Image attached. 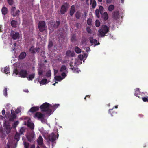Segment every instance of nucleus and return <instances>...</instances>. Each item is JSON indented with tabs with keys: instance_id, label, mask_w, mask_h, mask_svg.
<instances>
[{
	"instance_id": "obj_22",
	"label": "nucleus",
	"mask_w": 148,
	"mask_h": 148,
	"mask_svg": "<svg viewBox=\"0 0 148 148\" xmlns=\"http://www.w3.org/2000/svg\"><path fill=\"white\" fill-rule=\"evenodd\" d=\"M38 81L40 83L41 85H45L48 83L47 80L46 79H44L41 80V81H40L39 79H38Z\"/></svg>"
},
{
	"instance_id": "obj_8",
	"label": "nucleus",
	"mask_w": 148,
	"mask_h": 148,
	"mask_svg": "<svg viewBox=\"0 0 148 148\" xmlns=\"http://www.w3.org/2000/svg\"><path fill=\"white\" fill-rule=\"evenodd\" d=\"M16 10V8L14 7H12L11 9L12 15L14 17L18 16L20 12V11L18 9Z\"/></svg>"
},
{
	"instance_id": "obj_32",
	"label": "nucleus",
	"mask_w": 148,
	"mask_h": 148,
	"mask_svg": "<svg viewBox=\"0 0 148 148\" xmlns=\"http://www.w3.org/2000/svg\"><path fill=\"white\" fill-rule=\"evenodd\" d=\"M25 129L24 127H21L19 130V133L20 135L23 134L24 132L25 131Z\"/></svg>"
},
{
	"instance_id": "obj_59",
	"label": "nucleus",
	"mask_w": 148,
	"mask_h": 148,
	"mask_svg": "<svg viewBox=\"0 0 148 148\" xmlns=\"http://www.w3.org/2000/svg\"><path fill=\"white\" fill-rule=\"evenodd\" d=\"M90 49V48L88 47L86 48V51L87 52H88L89 51Z\"/></svg>"
},
{
	"instance_id": "obj_30",
	"label": "nucleus",
	"mask_w": 148,
	"mask_h": 148,
	"mask_svg": "<svg viewBox=\"0 0 148 148\" xmlns=\"http://www.w3.org/2000/svg\"><path fill=\"white\" fill-rule=\"evenodd\" d=\"M75 52L77 53H79L81 52V49L77 46L75 47Z\"/></svg>"
},
{
	"instance_id": "obj_29",
	"label": "nucleus",
	"mask_w": 148,
	"mask_h": 148,
	"mask_svg": "<svg viewBox=\"0 0 148 148\" xmlns=\"http://www.w3.org/2000/svg\"><path fill=\"white\" fill-rule=\"evenodd\" d=\"M76 36L75 34H73L72 35L71 38V40L72 42H73L74 41H76Z\"/></svg>"
},
{
	"instance_id": "obj_12",
	"label": "nucleus",
	"mask_w": 148,
	"mask_h": 148,
	"mask_svg": "<svg viewBox=\"0 0 148 148\" xmlns=\"http://www.w3.org/2000/svg\"><path fill=\"white\" fill-rule=\"evenodd\" d=\"M90 43L92 44V45H94L95 46L99 45L100 43L98 42L97 43V40L95 39H93L92 37H90L89 38Z\"/></svg>"
},
{
	"instance_id": "obj_40",
	"label": "nucleus",
	"mask_w": 148,
	"mask_h": 148,
	"mask_svg": "<svg viewBox=\"0 0 148 148\" xmlns=\"http://www.w3.org/2000/svg\"><path fill=\"white\" fill-rule=\"evenodd\" d=\"M143 101L145 102H148V96H146L142 98Z\"/></svg>"
},
{
	"instance_id": "obj_27",
	"label": "nucleus",
	"mask_w": 148,
	"mask_h": 148,
	"mask_svg": "<svg viewBox=\"0 0 148 148\" xmlns=\"http://www.w3.org/2000/svg\"><path fill=\"white\" fill-rule=\"evenodd\" d=\"M139 89L138 88H136L135 89V92L134 93V95L137 97H138L139 98H141L138 95L140 93L139 91Z\"/></svg>"
},
{
	"instance_id": "obj_10",
	"label": "nucleus",
	"mask_w": 148,
	"mask_h": 148,
	"mask_svg": "<svg viewBox=\"0 0 148 148\" xmlns=\"http://www.w3.org/2000/svg\"><path fill=\"white\" fill-rule=\"evenodd\" d=\"M16 115L15 114V112L13 110H11V114L8 116V118L10 121H13L16 119Z\"/></svg>"
},
{
	"instance_id": "obj_3",
	"label": "nucleus",
	"mask_w": 148,
	"mask_h": 148,
	"mask_svg": "<svg viewBox=\"0 0 148 148\" xmlns=\"http://www.w3.org/2000/svg\"><path fill=\"white\" fill-rule=\"evenodd\" d=\"M13 73L16 75H18L19 74L20 77L22 78L27 77V71L26 70L21 69L19 72L17 69H14Z\"/></svg>"
},
{
	"instance_id": "obj_35",
	"label": "nucleus",
	"mask_w": 148,
	"mask_h": 148,
	"mask_svg": "<svg viewBox=\"0 0 148 148\" xmlns=\"http://www.w3.org/2000/svg\"><path fill=\"white\" fill-rule=\"evenodd\" d=\"M114 8V5H110L108 8V9L110 11H111L113 10Z\"/></svg>"
},
{
	"instance_id": "obj_47",
	"label": "nucleus",
	"mask_w": 148,
	"mask_h": 148,
	"mask_svg": "<svg viewBox=\"0 0 148 148\" xmlns=\"http://www.w3.org/2000/svg\"><path fill=\"white\" fill-rule=\"evenodd\" d=\"M46 75L47 77H50L51 76V71L50 70L48 71L46 73Z\"/></svg>"
},
{
	"instance_id": "obj_15",
	"label": "nucleus",
	"mask_w": 148,
	"mask_h": 148,
	"mask_svg": "<svg viewBox=\"0 0 148 148\" xmlns=\"http://www.w3.org/2000/svg\"><path fill=\"white\" fill-rule=\"evenodd\" d=\"M75 53L74 52H71L70 50L67 51L66 53V56L68 57H73L75 56Z\"/></svg>"
},
{
	"instance_id": "obj_7",
	"label": "nucleus",
	"mask_w": 148,
	"mask_h": 148,
	"mask_svg": "<svg viewBox=\"0 0 148 148\" xmlns=\"http://www.w3.org/2000/svg\"><path fill=\"white\" fill-rule=\"evenodd\" d=\"M48 139L49 141H51L53 143L58 138V136L56 137V135L53 133H52L50 134L48 136Z\"/></svg>"
},
{
	"instance_id": "obj_26",
	"label": "nucleus",
	"mask_w": 148,
	"mask_h": 148,
	"mask_svg": "<svg viewBox=\"0 0 148 148\" xmlns=\"http://www.w3.org/2000/svg\"><path fill=\"white\" fill-rule=\"evenodd\" d=\"M35 73H33L32 74H31L29 75L28 77H27V76L26 78H27L29 80L32 81L33 79L35 77Z\"/></svg>"
},
{
	"instance_id": "obj_43",
	"label": "nucleus",
	"mask_w": 148,
	"mask_h": 148,
	"mask_svg": "<svg viewBox=\"0 0 148 148\" xmlns=\"http://www.w3.org/2000/svg\"><path fill=\"white\" fill-rule=\"evenodd\" d=\"M92 20L90 18H88L87 21V23L88 25H91L92 24Z\"/></svg>"
},
{
	"instance_id": "obj_18",
	"label": "nucleus",
	"mask_w": 148,
	"mask_h": 148,
	"mask_svg": "<svg viewBox=\"0 0 148 148\" xmlns=\"http://www.w3.org/2000/svg\"><path fill=\"white\" fill-rule=\"evenodd\" d=\"M75 12V8L74 5H72L70 8V14L71 16H73Z\"/></svg>"
},
{
	"instance_id": "obj_20",
	"label": "nucleus",
	"mask_w": 148,
	"mask_h": 148,
	"mask_svg": "<svg viewBox=\"0 0 148 148\" xmlns=\"http://www.w3.org/2000/svg\"><path fill=\"white\" fill-rule=\"evenodd\" d=\"M26 56V54L25 52H22L19 56V58L20 59H23L25 58Z\"/></svg>"
},
{
	"instance_id": "obj_36",
	"label": "nucleus",
	"mask_w": 148,
	"mask_h": 148,
	"mask_svg": "<svg viewBox=\"0 0 148 148\" xmlns=\"http://www.w3.org/2000/svg\"><path fill=\"white\" fill-rule=\"evenodd\" d=\"M75 16L77 19H79L81 16L80 13L78 12H77L75 14Z\"/></svg>"
},
{
	"instance_id": "obj_2",
	"label": "nucleus",
	"mask_w": 148,
	"mask_h": 148,
	"mask_svg": "<svg viewBox=\"0 0 148 148\" xmlns=\"http://www.w3.org/2000/svg\"><path fill=\"white\" fill-rule=\"evenodd\" d=\"M98 30L99 36L101 37H103L106 36L105 34L109 32V27H108L106 25H103Z\"/></svg>"
},
{
	"instance_id": "obj_41",
	"label": "nucleus",
	"mask_w": 148,
	"mask_h": 148,
	"mask_svg": "<svg viewBox=\"0 0 148 148\" xmlns=\"http://www.w3.org/2000/svg\"><path fill=\"white\" fill-rule=\"evenodd\" d=\"M4 72L6 74H8L10 73L9 68L8 67L6 66L4 68Z\"/></svg>"
},
{
	"instance_id": "obj_25",
	"label": "nucleus",
	"mask_w": 148,
	"mask_h": 148,
	"mask_svg": "<svg viewBox=\"0 0 148 148\" xmlns=\"http://www.w3.org/2000/svg\"><path fill=\"white\" fill-rule=\"evenodd\" d=\"M20 137V134L18 132H16L14 138L17 141H18L19 140Z\"/></svg>"
},
{
	"instance_id": "obj_61",
	"label": "nucleus",
	"mask_w": 148,
	"mask_h": 148,
	"mask_svg": "<svg viewBox=\"0 0 148 148\" xmlns=\"http://www.w3.org/2000/svg\"><path fill=\"white\" fill-rule=\"evenodd\" d=\"M58 72V70H57L54 69V73L55 74H56Z\"/></svg>"
},
{
	"instance_id": "obj_38",
	"label": "nucleus",
	"mask_w": 148,
	"mask_h": 148,
	"mask_svg": "<svg viewBox=\"0 0 148 148\" xmlns=\"http://www.w3.org/2000/svg\"><path fill=\"white\" fill-rule=\"evenodd\" d=\"M56 80L58 81H60L63 79L60 76H57L55 77Z\"/></svg>"
},
{
	"instance_id": "obj_19",
	"label": "nucleus",
	"mask_w": 148,
	"mask_h": 148,
	"mask_svg": "<svg viewBox=\"0 0 148 148\" xmlns=\"http://www.w3.org/2000/svg\"><path fill=\"white\" fill-rule=\"evenodd\" d=\"M102 18L104 21H106L108 18V15L107 12H105L101 14Z\"/></svg>"
},
{
	"instance_id": "obj_6",
	"label": "nucleus",
	"mask_w": 148,
	"mask_h": 148,
	"mask_svg": "<svg viewBox=\"0 0 148 148\" xmlns=\"http://www.w3.org/2000/svg\"><path fill=\"white\" fill-rule=\"evenodd\" d=\"M45 24L44 21H40L38 24V27L39 31L42 32L45 29Z\"/></svg>"
},
{
	"instance_id": "obj_21",
	"label": "nucleus",
	"mask_w": 148,
	"mask_h": 148,
	"mask_svg": "<svg viewBox=\"0 0 148 148\" xmlns=\"http://www.w3.org/2000/svg\"><path fill=\"white\" fill-rule=\"evenodd\" d=\"M90 4L92 5V8L94 9L96 6V2L95 0H90Z\"/></svg>"
},
{
	"instance_id": "obj_1",
	"label": "nucleus",
	"mask_w": 148,
	"mask_h": 148,
	"mask_svg": "<svg viewBox=\"0 0 148 148\" xmlns=\"http://www.w3.org/2000/svg\"><path fill=\"white\" fill-rule=\"evenodd\" d=\"M40 108L42 112H45L46 114L50 115L51 114L52 106L47 102H45L41 105Z\"/></svg>"
},
{
	"instance_id": "obj_11",
	"label": "nucleus",
	"mask_w": 148,
	"mask_h": 148,
	"mask_svg": "<svg viewBox=\"0 0 148 148\" xmlns=\"http://www.w3.org/2000/svg\"><path fill=\"white\" fill-rule=\"evenodd\" d=\"M11 35L12 38L14 40L18 39L19 37V34L18 32H15L14 31H12Z\"/></svg>"
},
{
	"instance_id": "obj_39",
	"label": "nucleus",
	"mask_w": 148,
	"mask_h": 148,
	"mask_svg": "<svg viewBox=\"0 0 148 148\" xmlns=\"http://www.w3.org/2000/svg\"><path fill=\"white\" fill-rule=\"evenodd\" d=\"M7 1L8 4L10 5H12L14 3V0H7Z\"/></svg>"
},
{
	"instance_id": "obj_62",
	"label": "nucleus",
	"mask_w": 148,
	"mask_h": 148,
	"mask_svg": "<svg viewBox=\"0 0 148 148\" xmlns=\"http://www.w3.org/2000/svg\"><path fill=\"white\" fill-rule=\"evenodd\" d=\"M10 148V145L8 143L7 145V148Z\"/></svg>"
},
{
	"instance_id": "obj_33",
	"label": "nucleus",
	"mask_w": 148,
	"mask_h": 148,
	"mask_svg": "<svg viewBox=\"0 0 148 148\" xmlns=\"http://www.w3.org/2000/svg\"><path fill=\"white\" fill-rule=\"evenodd\" d=\"M95 13L96 16L98 18H99L100 17L99 13H100L99 9H96L95 10Z\"/></svg>"
},
{
	"instance_id": "obj_56",
	"label": "nucleus",
	"mask_w": 148,
	"mask_h": 148,
	"mask_svg": "<svg viewBox=\"0 0 148 148\" xmlns=\"http://www.w3.org/2000/svg\"><path fill=\"white\" fill-rule=\"evenodd\" d=\"M59 106V104H57L55 105H53V106H52V107H53V108H57Z\"/></svg>"
},
{
	"instance_id": "obj_48",
	"label": "nucleus",
	"mask_w": 148,
	"mask_h": 148,
	"mask_svg": "<svg viewBox=\"0 0 148 148\" xmlns=\"http://www.w3.org/2000/svg\"><path fill=\"white\" fill-rule=\"evenodd\" d=\"M53 44L52 42L51 41H50L48 45V47L49 48H51L53 46Z\"/></svg>"
},
{
	"instance_id": "obj_4",
	"label": "nucleus",
	"mask_w": 148,
	"mask_h": 148,
	"mask_svg": "<svg viewBox=\"0 0 148 148\" xmlns=\"http://www.w3.org/2000/svg\"><path fill=\"white\" fill-rule=\"evenodd\" d=\"M45 116L44 114H42L40 112H38L35 114L34 117L38 120H40L42 123H45L47 120L45 119Z\"/></svg>"
},
{
	"instance_id": "obj_28",
	"label": "nucleus",
	"mask_w": 148,
	"mask_h": 148,
	"mask_svg": "<svg viewBox=\"0 0 148 148\" xmlns=\"http://www.w3.org/2000/svg\"><path fill=\"white\" fill-rule=\"evenodd\" d=\"M11 24L12 27L15 28L16 27L17 22L15 20H13L11 22Z\"/></svg>"
},
{
	"instance_id": "obj_54",
	"label": "nucleus",
	"mask_w": 148,
	"mask_h": 148,
	"mask_svg": "<svg viewBox=\"0 0 148 148\" xmlns=\"http://www.w3.org/2000/svg\"><path fill=\"white\" fill-rule=\"evenodd\" d=\"M21 112V110L20 109H18V108L17 109L16 111H15V112L16 113V114H18L20 112Z\"/></svg>"
},
{
	"instance_id": "obj_55",
	"label": "nucleus",
	"mask_w": 148,
	"mask_h": 148,
	"mask_svg": "<svg viewBox=\"0 0 148 148\" xmlns=\"http://www.w3.org/2000/svg\"><path fill=\"white\" fill-rule=\"evenodd\" d=\"M78 58L80 59V60H82L83 58V56L81 55H79L78 56Z\"/></svg>"
},
{
	"instance_id": "obj_42",
	"label": "nucleus",
	"mask_w": 148,
	"mask_h": 148,
	"mask_svg": "<svg viewBox=\"0 0 148 148\" xmlns=\"http://www.w3.org/2000/svg\"><path fill=\"white\" fill-rule=\"evenodd\" d=\"M100 24V23L99 21L98 20H96L95 21V25L96 27H99Z\"/></svg>"
},
{
	"instance_id": "obj_60",
	"label": "nucleus",
	"mask_w": 148,
	"mask_h": 148,
	"mask_svg": "<svg viewBox=\"0 0 148 148\" xmlns=\"http://www.w3.org/2000/svg\"><path fill=\"white\" fill-rule=\"evenodd\" d=\"M2 115H5V110L4 109H3L2 110Z\"/></svg>"
},
{
	"instance_id": "obj_37",
	"label": "nucleus",
	"mask_w": 148,
	"mask_h": 148,
	"mask_svg": "<svg viewBox=\"0 0 148 148\" xmlns=\"http://www.w3.org/2000/svg\"><path fill=\"white\" fill-rule=\"evenodd\" d=\"M38 74L39 75H41L43 74V70L41 68H39L38 69Z\"/></svg>"
},
{
	"instance_id": "obj_46",
	"label": "nucleus",
	"mask_w": 148,
	"mask_h": 148,
	"mask_svg": "<svg viewBox=\"0 0 148 148\" xmlns=\"http://www.w3.org/2000/svg\"><path fill=\"white\" fill-rule=\"evenodd\" d=\"M118 15V12H114L113 13V16L114 18H116L117 17Z\"/></svg>"
},
{
	"instance_id": "obj_49",
	"label": "nucleus",
	"mask_w": 148,
	"mask_h": 148,
	"mask_svg": "<svg viewBox=\"0 0 148 148\" xmlns=\"http://www.w3.org/2000/svg\"><path fill=\"white\" fill-rule=\"evenodd\" d=\"M7 89L6 88H5L3 90V94L5 96H6L7 95Z\"/></svg>"
},
{
	"instance_id": "obj_58",
	"label": "nucleus",
	"mask_w": 148,
	"mask_h": 148,
	"mask_svg": "<svg viewBox=\"0 0 148 148\" xmlns=\"http://www.w3.org/2000/svg\"><path fill=\"white\" fill-rule=\"evenodd\" d=\"M113 109H110L109 110V113H110L112 115V111L113 110Z\"/></svg>"
},
{
	"instance_id": "obj_51",
	"label": "nucleus",
	"mask_w": 148,
	"mask_h": 148,
	"mask_svg": "<svg viewBox=\"0 0 148 148\" xmlns=\"http://www.w3.org/2000/svg\"><path fill=\"white\" fill-rule=\"evenodd\" d=\"M86 41V39L84 37H83L81 40V43L82 44H84Z\"/></svg>"
},
{
	"instance_id": "obj_17",
	"label": "nucleus",
	"mask_w": 148,
	"mask_h": 148,
	"mask_svg": "<svg viewBox=\"0 0 148 148\" xmlns=\"http://www.w3.org/2000/svg\"><path fill=\"white\" fill-rule=\"evenodd\" d=\"M39 110V107L37 106L32 107L29 110L30 112H34Z\"/></svg>"
},
{
	"instance_id": "obj_45",
	"label": "nucleus",
	"mask_w": 148,
	"mask_h": 148,
	"mask_svg": "<svg viewBox=\"0 0 148 148\" xmlns=\"http://www.w3.org/2000/svg\"><path fill=\"white\" fill-rule=\"evenodd\" d=\"M86 31L88 33H91L92 30L90 29V27L89 26H87L86 27Z\"/></svg>"
},
{
	"instance_id": "obj_5",
	"label": "nucleus",
	"mask_w": 148,
	"mask_h": 148,
	"mask_svg": "<svg viewBox=\"0 0 148 148\" xmlns=\"http://www.w3.org/2000/svg\"><path fill=\"white\" fill-rule=\"evenodd\" d=\"M70 5L69 3L66 2L64 3L60 9V13L63 14L67 12V9L69 8Z\"/></svg>"
},
{
	"instance_id": "obj_44",
	"label": "nucleus",
	"mask_w": 148,
	"mask_h": 148,
	"mask_svg": "<svg viewBox=\"0 0 148 148\" xmlns=\"http://www.w3.org/2000/svg\"><path fill=\"white\" fill-rule=\"evenodd\" d=\"M24 145L25 148H29V143L25 142L24 143Z\"/></svg>"
},
{
	"instance_id": "obj_57",
	"label": "nucleus",
	"mask_w": 148,
	"mask_h": 148,
	"mask_svg": "<svg viewBox=\"0 0 148 148\" xmlns=\"http://www.w3.org/2000/svg\"><path fill=\"white\" fill-rule=\"evenodd\" d=\"M112 1V0H106V2L107 3H110Z\"/></svg>"
},
{
	"instance_id": "obj_34",
	"label": "nucleus",
	"mask_w": 148,
	"mask_h": 148,
	"mask_svg": "<svg viewBox=\"0 0 148 148\" xmlns=\"http://www.w3.org/2000/svg\"><path fill=\"white\" fill-rule=\"evenodd\" d=\"M99 10L100 12V13L101 14L103 13L104 10V9L102 6H100L99 8Z\"/></svg>"
},
{
	"instance_id": "obj_14",
	"label": "nucleus",
	"mask_w": 148,
	"mask_h": 148,
	"mask_svg": "<svg viewBox=\"0 0 148 148\" xmlns=\"http://www.w3.org/2000/svg\"><path fill=\"white\" fill-rule=\"evenodd\" d=\"M40 49V48L36 47L34 48L31 47L29 49V51L32 54H35L36 52L38 51V50Z\"/></svg>"
},
{
	"instance_id": "obj_53",
	"label": "nucleus",
	"mask_w": 148,
	"mask_h": 148,
	"mask_svg": "<svg viewBox=\"0 0 148 148\" xmlns=\"http://www.w3.org/2000/svg\"><path fill=\"white\" fill-rule=\"evenodd\" d=\"M70 69L73 70L74 69V66L72 65V62H70Z\"/></svg>"
},
{
	"instance_id": "obj_52",
	"label": "nucleus",
	"mask_w": 148,
	"mask_h": 148,
	"mask_svg": "<svg viewBox=\"0 0 148 148\" xmlns=\"http://www.w3.org/2000/svg\"><path fill=\"white\" fill-rule=\"evenodd\" d=\"M65 72H63L61 74V75L63 77V78H64L67 76Z\"/></svg>"
},
{
	"instance_id": "obj_16",
	"label": "nucleus",
	"mask_w": 148,
	"mask_h": 148,
	"mask_svg": "<svg viewBox=\"0 0 148 148\" xmlns=\"http://www.w3.org/2000/svg\"><path fill=\"white\" fill-rule=\"evenodd\" d=\"M27 127H29L31 130H33L34 128V125L33 123L29 121V120L27 121Z\"/></svg>"
},
{
	"instance_id": "obj_13",
	"label": "nucleus",
	"mask_w": 148,
	"mask_h": 148,
	"mask_svg": "<svg viewBox=\"0 0 148 148\" xmlns=\"http://www.w3.org/2000/svg\"><path fill=\"white\" fill-rule=\"evenodd\" d=\"M34 134L32 133H29L26 136V137L28 140L29 142H31L32 140L34 137Z\"/></svg>"
},
{
	"instance_id": "obj_9",
	"label": "nucleus",
	"mask_w": 148,
	"mask_h": 148,
	"mask_svg": "<svg viewBox=\"0 0 148 148\" xmlns=\"http://www.w3.org/2000/svg\"><path fill=\"white\" fill-rule=\"evenodd\" d=\"M43 138L40 135L37 140V142L38 144L42 148H45L46 147L44 145L43 143Z\"/></svg>"
},
{
	"instance_id": "obj_31",
	"label": "nucleus",
	"mask_w": 148,
	"mask_h": 148,
	"mask_svg": "<svg viewBox=\"0 0 148 148\" xmlns=\"http://www.w3.org/2000/svg\"><path fill=\"white\" fill-rule=\"evenodd\" d=\"M60 24V22L59 21H56V22L53 25V27L55 28H57Z\"/></svg>"
},
{
	"instance_id": "obj_50",
	"label": "nucleus",
	"mask_w": 148,
	"mask_h": 148,
	"mask_svg": "<svg viewBox=\"0 0 148 148\" xmlns=\"http://www.w3.org/2000/svg\"><path fill=\"white\" fill-rule=\"evenodd\" d=\"M19 123V122L18 121H16L14 123L13 126L14 127H16L17 125Z\"/></svg>"
},
{
	"instance_id": "obj_63",
	"label": "nucleus",
	"mask_w": 148,
	"mask_h": 148,
	"mask_svg": "<svg viewBox=\"0 0 148 148\" xmlns=\"http://www.w3.org/2000/svg\"><path fill=\"white\" fill-rule=\"evenodd\" d=\"M89 1V0H86V4L88 5H89V4L88 3V2Z\"/></svg>"
},
{
	"instance_id": "obj_64",
	"label": "nucleus",
	"mask_w": 148,
	"mask_h": 148,
	"mask_svg": "<svg viewBox=\"0 0 148 148\" xmlns=\"http://www.w3.org/2000/svg\"><path fill=\"white\" fill-rule=\"evenodd\" d=\"M30 148H35V147L33 146H32Z\"/></svg>"
},
{
	"instance_id": "obj_23",
	"label": "nucleus",
	"mask_w": 148,
	"mask_h": 148,
	"mask_svg": "<svg viewBox=\"0 0 148 148\" xmlns=\"http://www.w3.org/2000/svg\"><path fill=\"white\" fill-rule=\"evenodd\" d=\"M1 12L4 15L6 14L8 12V9L7 8L5 7H3L1 9Z\"/></svg>"
},
{
	"instance_id": "obj_24",
	"label": "nucleus",
	"mask_w": 148,
	"mask_h": 148,
	"mask_svg": "<svg viewBox=\"0 0 148 148\" xmlns=\"http://www.w3.org/2000/svg\"><path fill=\"white\" fill-rule=\"evenodd\" d=\"M67 71V68L65 65H62V66L60 69V72H66Z\"/></svg>"
}]
</instances>
